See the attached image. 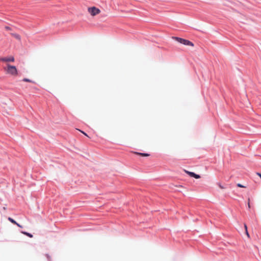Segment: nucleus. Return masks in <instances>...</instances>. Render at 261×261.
Masks as SVG:
<instances>
[{"mask_svg":"<svg viewBox=\"0 0 261 261\" xmlns=\"http://www.w3.org/2000/svg\"><path fill=\"white\" fill-rule=\"evenodd\" d=\"M22 233L27 235V236L29 237L30 238H32L33 236L30 233L27 232H22Z\"/></svg>","mask_w":261,"mask_h":261,"instance_id":"9d476101","label":"nucleus"},{"mask_svg":"<svg viewBox=\"0 0 261 261\" xmlns=\"http://www.w3.org/2000/svg\"><path fill=\"white\" fill-rule=\"evenodd\" d=\"M5 29L7 31H11L12 30L11 28L10 27H8V26H6L5 27Z\"/></svg>","mask_w":261,"mask_h":261,"instance_id":"f8f14e48","label":"nucleus"},{"mask_svg":"<svg viewBox=\"0 0 261 261\" xmlns=\"http://www.w3.org/2000/svg\"><path fill=\"white\" fill-rule=\"evenodd\" d=\"M0 60L5 62H14V58L13 56H10L9 57L2 58L0 59Z\"/></svg>","mask_w":261,"mask_h":261,"instance_id":"20e7f679","label":"nucleus"},{"mask_svg":"<svg viewBox=\"0 0 261 261\" xmlns=\"http://www.w3.org/2000/svg\"><path fill=\"white\" fill-rule=\"evenodd\" d=\"M237 186L240 188H246V186H244L241 185V184H238Z\"/></svg>","mask_w":261,"mask_h":261,"instance_id":"9b49d317","label":"nucleus"},{"mask_svg":"<svg viewBox=\"0 0 261 261\" xmlns=\"http://www.w3.org/2000/svg\"><path fill=\"white\" fill-rule=\"evenodd\" d=\"M46 256H47V258H49V256L47 254L46 255Z\"/></svg>","mask_w":261,"mask_h":261,"instance_id":"f3484780","label":"nucleus"},{"mask_svg":"<svg viewBox=\"0 0 261 261\" xmlns=\"http://www.w3.org/2000/svg\"><path fill=\"white\" fill-rule=\"evenodd\" d=\"M135 154L141 155L142 156H149V154L148 153H140L138 152H134Z\"/></svg>","mask_w":261,"mask_h":261,"instance_id":"0eeeda50","label":"nucleus"},{"mask_svg":"<svg viewBox=\"0 0 261 261\" xmlns=\"http://www.w3.org/2000/svg\"><path fill=\"white\" fill-rule=\"evenodd\" d=\"M246 234H247V237H248V238H249V233H248V232L247 230H246Z\"/></svg>","mask_w":261,"mask_h":261,"instance_id":"4468645a","label":"nucleus"},{"mask_svg":"<svg viewBox=\"0 0 261 261\" xmlns=\"http://www.w3.org/2000/svg\"><path fill=\"white\" fill-rule=\"evenodd\" d=\"M11 35L14 37V38H15L16 39L18 40H20L21 39V37H20V36L17 34H15V33H11Z\"/></svg>","mask_w":261,"mask_h":261,"instance_id":"423d86ee","label":"nucleus"},{"mask_svg":"<svg viewBox=\"0 0 261 261\" xmlns=\"http://www.w3.org/2000/svg\"><path fill=\"white\" fill-rule=\"evenodd\" d=\"M185 172L188 174L189 175H190L191 177H194L196 179H198L200 178V176L198 174H196L194 172H190L187 170H185Z\"/></svg>","mask_w":261,"mask_h":261,"instance_id":"39448f33","label":"nucleus"},{"mask_svg":"<svg viewBox=\"0 0 261 261\" xmlns=\"http://www.w3.org/2000/svg\"><path fill=\"white\" fill-rule=\"evenodd\" d=\"M9 220L10 221H11L12 223H13V224H16L17 226L20 227V226L15 221H14L13 219H12V218H9Z\"/></svg>","mask_w":261,"mask_h":261,"instance_id":"1a4fd4ad","label":"nucleus"},{"mask_svg":"<svg viewBox=\"0 0 261 261\" xmlns=\"http://www.w3.org/2000/svg\"><path fill=\"white\" fill-rule=\"evenodd\" d=\"M88 12L90 13V14L92 16H95L100 13V10L95 7H93L88 8Z\"/></svg>","mask_w":261,"mask_h":261,"instance_id":"7ed1b4c3","label":"nucleus"},{"mask_svg":"<svg viewBox=\"0 0 261 261\" xmlns=\"http://www.w3.org/2000/svg\"><path fill=\"white\" fill-rule=\"evenodd\" d=\"M22 81L23 82H30V83H35V82L29 79H27V78H24Z\"/></svg>","mask_w":261,"mask_h":261,"instance_id":"6e6552de","label":"nucleus"},{"mask_svg":"<svg viewBox=\"0 0 261 261\" xmlns=\"http://www.w3.org/2000/svg\"><path fill=\"white\" fill-rule=\"evenodd\" d=\"M172 39L185 45L194 46V44L189 40L177 37H173Z\"/></svg>","mask_w":261,"mask_h":261,"instance_id":"f03ea898","label":"nucleus"},{"mask_svg":"<svg viewBox=\"0 0 261 261\" xmlns=\"http://www.w3.org/2000/svg\"><path fill=\"white\" fill-rule=\"evenodd\" d=\"M220 187L221 188H222V189L223 188V187H222V186H220Z\"/></svg>","mask_w":261,"mask_h":261,"instance_id":"dca6fc26","label":"nucleus"},{"mask_svg":"<svg viewBox=\"0 0 261 261\" xmlns=\"http://www.w3.org/2000/svg\"><path fill=\"white\" fill-rule=\"evenodd\" d=\"M7 73L11 74L13 76H17L18 75V71L16 67L14 66L7 64V68H4Z\"/></svg>","mask_w":261,"mask_h":261,"instance_id":"f257e3e1","label":"nucleus"},{"mask_svg":"<svg viewBox=\"0 0 261 261\" xmlns=\"http://www.w3.org/2000/svg\"><path fill=\"white\" fill-rule=\"evenodd\" d=\"M80 130L82 133H83L84 135H85V136H86L88 137V136L87 135V134L86 133H85V132H83V131H82V130Z\"/></svg>","mask_w":261,"mask_h":261,"instance_id":"ddd939ff","label":"nucleus"},{"mask_svg":"<svg viewBox=\"0 0 261 261\" xmlns=\"http://www.w3.org/2000/svg\"><path fill=\"white\" fill-rule=\"evenodd\" d=\"M244 226H245V229L246 230H247V225L246 224L244 225Z\"/></svg>","mask_w":261,"mask_h":261,"instance_id":"2eb2a0df","label":"nucleus"}]
</instances>
